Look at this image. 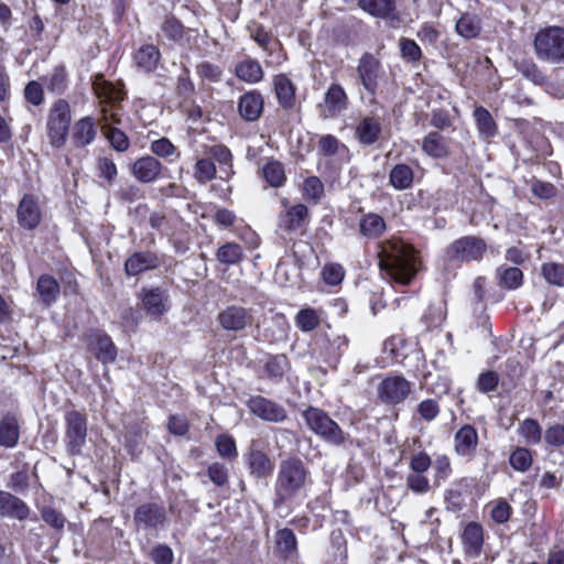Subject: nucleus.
<instances>
[{"label":"nucleus","mask_w":564,"mask_h":564,"mask_svg":"<svg viewBox=\"0 0 564 564\" xmlns=\"http://www.w3.org/2000/svg\"><path fill=\"white\" fill-rule=\"evenodd\" d=\"M356 232L365 242H378V265L382 276L391 284L408 286L424 269L420 251L400 237L381 240L388 229L384 217L358 207Z\"/></svg>","instance_id":"f257e3e1"},{"label":"nucleus","mask_w":564,"mask_h":564,"mask_svg":"<svg viewBox=\"0 0 564 564\" xmlns=\"http://www.w3.org/2000/svg\"><path fill=\"white\" fill-rule=\"evenodd\" d=\"M312 484L310 467L300 456L293 454L281 459L273 481V510H280L305 498Z\"/></svg>","instance_id":"f03ea898"},{"label":"nucleus","mask_w":564,"mask_h":564,"mask_svg":"<svg viewBox=\"0 0 564 564\" xmlns=\"http://www.w3.org/2000/svg\"><path fill=\"white\" fill-rule=\"evenodd\" d=\"M91 87L100 102V113L105 122L121 123L122 102L127 99L123 82H111L104 73H96L91 78Z\"/></svg>","instance_id":"7ed1b4c3"},{"label":"nucleus","mask_w":564,"mask_h":564,"mask_svg":"<svg viewBox=\"0 0 564 564\" xmlns=\"http://www.w3.org/2000/svg\"><path fill=\"white\" fill-rule=\"evenodd\" d=\"M384 350L393 362L399 364L406 375L422 380L429 371L427 359L423 348L411 346L402 335H392L384 341Z\"/></svg>","instance_id":"20e7f679"},{"label":"nucleus","mask_w":564,"mask_h":564,"mask_svg":"<svg viewBox=\"0 0 564 564\" xmlns=\"http://www.w3.org/2000/svg\"><path fill=\"white\" fill-rule=\"evenodd\" d=\"M301 415L306 427L322 442L337 447L351 444L349 434L345 433L340 425L322 408L307 405Z\"/></svg>","instance_id":"39448f33"},{"label":"nucleus","mask_w":564,"mask_h":564,"mask_svg":"<svg viewBox=\"0 0 564 564\" xmlns=\"http://www.w3.org/2000/svg\"><path fill=\"white\" fill-rule=\"evenodd\" d=\"M72 126V109L69 102L64 98L54 100L46 116V137L53 150L65 148L69 139Z\"/></svg>","instance_id":"423d86ee"},{"label":"nucleus","mask_w":564,"mask_h":564,"mask_svg":"<svg viewBox=\"0 0 564 564\" xmlns=\"http://www.w3.org/2000/svg\"><path fill=\"white\" fill-rule=\"evenodd\" d=\"M536 57L551 64L564 63V26L549 25L540 29L533 41Z\"/></svg>","instance_id":"0eeeda50"},{"label":"nucleus","mask_w":564,"mask_h":564,"mask_svg":"<svg viewBox=\"0 0 564 564\" xmlns=\"http://www.w3.org/2000/svg\"><path fill=\"white\" fill-rule=\"evenodd\" d=\"M216 321L223 330L239 336H246L253 328H259L254 310L237 303L219 310Z\"/></svg>","instance_id":"6e6552de"},{"label":"nucleus","mask_w":564,"mask_h":564,"mask_svg":"<svg viewBox=\"0 0 564 564\" xmlns=\"http://www.w3.org/2000/svg\"><path fill=\"white\" fill-rule=\"evenodd\" d=\"M169 523L167 511L162 500H150L140 503L132 513L134 532H159Z\"/></svg>","instance_id":"1a4fd4ad"},{"label":"nucleus","mask_w":564,"mask_h":564,"mask_svg":"<svg viewBox=\"0 0 564 564\" xmlns=\"http://www.w3.org/2000/svg\"><path fill=\"white\" fill-rule=\"evenodd\" d=\"M64 443L68 455L79 456L87 443V413L84 410H67L64 413Z\"/></svg>","instance_id":"9d476101"},{"label":"nucleus","mask_w":564,"mask_h":564,"mask_svg":"<svg viewBox=\"0 0 564 564\" xmlns=\"http://www.w3.org/2000/svg\"><path fill=\"white\" fill-rule=\"evenodd\" d=\"M487 250L484 238L468 235L452 241L445 249V257L449 262H480Z\"/></svg>","instance_id":"9b49d317"},{"label":"nucleus","mask_w":564,"mask_h":564,"mask_svg":"<svg viewBox=\"0 0 564 564\" xmlns=\"http://www.w3.org/2000/svg\"><path fill=\"white\" fill-rule=\"evenodd\" d=\"M245 404L252 416L263 422L281 424L289 417L288 410L282 403L262 394H251Z\"/></svg>","instance_id":"f8f14e48"},{"label":"nucleus","mask_w":564,"mask_h":564,"mask_svg":"<svg viewBox=\"0 0 564 564\" xmlns=\"http://www.w3.org/2000/svg\"><path fill=\"white\" fill-rule=\"evenodd\" d=\"M408 466L410 473L405 478L406 488L419 495L429 492L432 487L425 474L432 466V457L430 454L424 449L413 453L410 456Z\"/></svg>","instance_id":"ddd939ff"},{"label":"nucleus","mask_w":564,"mask_h":564,"mask_svg":"<svg viewBox=\"0 0 564 564\" xmlns=\"http://www.w3.org/2000/svg\"><path fill=\"white\" fill-rule=\"evenodd\" d=\"M310 210L302 203L292 205L279 216V229L291 239L303 237L310 224Z\"/></svg>","instance_id":"4468645a"},{"label":"nucleus","mask_w":564,"mask_h":564,"mask_svg":"<svg viewBox=\"0 0 564 564\" xmlns=\"http://www.w3.org/2000/svg\"><path fill=\"white\" fill-rule=\"evenodd\" d=\"M360 85L370 98H376L379 90V78L382 73V63L370 52H365L358 59L356 67Z\"/></svg>","instance_id":"2eb2a0df"},{"label":"nucleus","mask_w":564,"mask_h":564,"mask_svg":"<svg viewBox=\"0 0 564 564\" xmlns=\"http://www.w3.org/2000/svg\"><path fill=\"white\" fill-rule=\"evenodd\" d=\"M480 436L475 425L462 424L453 435V449L457 457L471 462L477 457Z\"/></svg>","instance_id":"dca6fc26"},{"label":"nucleus","mask_w":564,"mask_h":564,"mask_svg":"<svg viewBox=\"0 0 564 564\" xmlns=\"http://www.w3.org/2000/svg\"><path fill=\"white\" fill-rule=\"evenodd\" d=\"M412 391V383L402 375L386 377L378 386V398L387 405H398L406 400Z\"/></svg>","instance_id":"f3484780"},{"label":"nucleus","mask_w":564,"mask_h":564,"mask_svg":"<svg viewBox=\"0 0 564 564\" xmlns=\"http://www.w3.org/2000/svg\"><path fill=\"white\" fill-rule=\"evenodd\" d=\"M138 297L140 307L154 321H160L171 307L167 291L160 286L143 288Z\"/></svg>","instance_id":"a211bd4d"},{"label":"nucleus","mask_w":564,"mask_h":564,"mask_svg":"<svg viewBox=\"0 0 564 564\" xmlns=\"http://www.w3.org/2000/svg\"><path fill=\"white\" fill-rule=\"evenodd\" d=\"M86 349L102 365H109L116 361L118 348L111 337L102 329H91L84 337Z\"/></svg>","instance_id":"6ab92c4d"},{"label":"nucleus","mask_w":564,"mask_h":564,"mask_svg":"<svg viewBox=\"0 0 564 564\" xmlns=\"http://www.w3.org/2000/svg\"><path fill=\"white\" fill-rule=\"evenodd\" d=\"M272 91L275 95V101L283 111L293 112L300 109L297 87L289 74L279 73L272 76Z\"/></svg>","instance_id":"aec40b11"},{"label":"nucleus","mask_w":564,"mask_h":564,"mask_svg":"<svg viewBox=\"0 0 564 564\" xmlns=\"http://www.w3.org/2000/svg\"><path fill=\"white\" fill-rule=\"evenodd\" d=\"M245 463L249 476L254 480H267L274 470V463L269 454L252 442L245 453Z\"/></svg>","instance_id":"412c9836"},{"label":"nucleus","mask_w":564,"mask_h":564,"mask_svg":"<svg viewBox=\"0 0 564 564\" xmlns=\"http://www.w3.org/2000/svg\"><path fill=\"white\" fill-rule=\"evenodd\" d=\"M291 370L292 364L286 354H267L262 360L261 371L258 378L273 384H281Z\"/></svg>","instance_id":"4be33fe9"},{"label":"nucleus","mask_w":564,"mask_h":564,"mask_svg":"<svg viewBox=\"0 0 564 564\" xmlns=\"http://www.w3.org/2000/svg\"><path fill=\"white\" fill-rule=\"evenodd\" d=\"M479 481L476 478L463 477L457 479L453 486L445 490L444 502L446 510L459 512L466 508V497L474 490L478 491Z\"/></svg>","instance_id":"5701e85b"},{"label":"nucleus","mask_w":564,"mask_h":564,"mask_svg":"<svg viewBox=\"0 0 564 564\" xmlns=\"http://www.w3.org/2000/svg\"><path fill=\"white\" fill-rule=\"evenodd\" d=\"M163 263V258L156 251H132L123 262L127 276H138L148 271L156 270Z\"/></svg>","instance_id":"b1692460"},{"label":"nucleus","mask_w":564,"mask_h":564,"mask_svg":"<svg viewBox=\"0 0 564 564\" xmlns=\"http://www.w3.org/2000/svg\"><path fill=\"white\" fill-rule=\"evenodd\" d=\"M43 220V212L39 204V197L26 193L19 200L17 207V221L19 226L28 231L35 230Z\"/></svg>","instance_id":"393cba45"},{"label":"nucleus","mask_w":564,"mask_h":564,"mask_svg":"<svg viewBox=\"0 0 564 564\" xmlns=\"http://www.w3.org/2000/svg\"><path fill=\"white\" fill-rule=\"evenodd\" d=\"M248 30L251 39L271 57H273V64L280 66L288 61V54L285 53L283 45L280 40L275 39L273 42V46H276L278 50L270 46L272 34L270 31L265 29L264 25L260 24V22H253L248 25Z\"/></svg>","instance_id":"a878e982"},{"label":"nucleus","mask_w":564,"mask_h":564,"mask_svg":"<svg viewBox=\"0 0 564 564\" xmlns=\"http://www.w3.org/2000/svg\"><path fill=\"white\" fill-rule=\"evenodd\" d=\"M98 135V122L95 117L86 115L70 126L69 138L73 148L84 149L93 144Z\"/></svg>","instance_id":"bb28decb"},{"label":"nucleus","mask_w":564,"mask_h":564,"mask_svg":"<svg viewBox=\"0 0 564 564\" xmlns=\"http://www.w3.org/2000/svg\"><path fill=\"white\" fill-rule=\"evenodd\" d=\"M257 175L265 184L264 188L280 189L288 183L285 164L273 156L263 160L258 166Z\"/></svg>","instance_id":"cd10ccee"},{"label":"nucleus","mask_w":564,"mask_h":564,"mask_svg":"<svg viewBox=\"0 0 564 564\" xmlns=\"http://www.w3.org/2000/svg\"><path fill=\"white\" fill-rule=\"evenodd\" d=\"M348 95L339 83H332L324 93V105L322 116L324 118H337L348 109Z\"/></svg>","instance_id":"c85d7f7f"},{"label":"nucleus","mask_w":564,"mask_h":564,"mask_svg":"<svg viewBox=\"0 0 564 564\" xmlns=\"http://www.w3.org/2000/svg\"><path fill=\"white\" fill-rule=\"evenodd\" d=\"M318 156L330 159L336 158L340 164L351 159L349 148L332 133L322 134L316 142Z\"/></svg>","instance_id":"c756f323"},{"label":"nucleus","mask_w":564,"mask_h":564,"mask_svg":"<svg viewBox=\"0 0 564 564\" xmlns=\"http://www.w3.org/2000/svg\"><path fill=\"white\" fill-rule=\"evenodd\" d=\"M238 113L241 119L253 122L261 118L264 110V98L260 90L251 89L238 99Z\"/></svg>","instance_id":"7c9ffc66"},{"label":"nucleus","mask_w":564,"mask_h":564,"mask_svg":"<svg viewBox=\"0 0 564 564\" xmlns=\"http://www.w3.org/2000/svg\"><path fill=\"white\" fill-rule=\"evenodd\" d=\"M205 155L218 164L219 178L230 181L236 174L232 152L221 143L205 147Z\"/></svg>","instance_id":"2f4dec72"},{"label":"nucleus","mask_w":564,"mask_h":564,"mask_svg":"<svg viewBox=\"0 0 564 564\" xmlns=\"http://www.w3.org/2000/svg\"><path fill=\"white\" fill-rule=\"evenodd\" d=\"M460 541L465 556L476 558L482 553L485 533L479 522L471 521L462 530Z\"/></svg>","instance_id":"473e14b6"},{"label":"nucleus","mask_w":564,"mask_h":564,"mask_svg":"<svg viewBox=\"0 0 564 564\" xmlns=\"http://www.w3.org/2000/svg\"><path fill=\"white\" fill-rule=\"evenodd\" d=\"M382 134V123L379 117H361L357 122L354 135L358 143L364 147L376 144Z\"/></svg>","instance_id":"72a5a7b5"},{"label":"nucleus","mask_w":564,"mask_h":564,"mask_svg":"<svg viewBox=\"0 0 564 564\" xmlns=\"http://www.w3.org/2000/svg\"><path fill=\"white\" fill-rule=\"evenodd\" d=\"M163 171L161 161L152 155L139 158L130 165V173L141 183H152L160 178Z\"/></svg>","instance_id":"f704fd0d"},{"label":"nucleus","mask_w":564,"mask_h":564,"mask_svg":"<svg viewBox=\"0 0 564 564\" xmlns=\"http://www.w3.org/2000/svg\"><path fill=\"white\" fill-rule=\"evenodd\" d=\"M161 58L160 48L155 44H142L132 53V63L137 69L147 74L156 72Z\"/></svg>","instance_id":"c9c22d12"},{"label":"nucleus","mask_w":564,"mask_h":564,"mask_svg":"<svg viewBox=\"0 0 564 564\" xmlns=\"http://www.w3.org/2000/svg\"><path fill=\"white\" fill-rule=\"evenodd\" d=\"M0 516L24 521L30 516L29 506L18 496L0 489Z\"/></svg>","instance_id":"e433bc0d"},{"label":"nucleus","mask_w":564,"mask_h":564,"mask_svg":"<svg viewBox=\"0 0 564 564\" xmlns=\"http://www.w3.org/2000/svg\"><path fill=\"white\" fill-rule=\"evenodd\" d=\"M324 564H348V541L343 529H333Z\"/></svg>","instance_id":"4c0bfd02"},{"label":"nucleus","mask_w":564,"mask_h":564,"mask_svg":"<svg viewBox=\"0 0 564 564\" xmlns=\"http://www.w3.org/2000/svg\"><path fill=\"white\" fill-rule=\"evenodd\" d=\"M275 554L284 561L299 555V541L292 529L283 528L275 531Z\"/></svg>","instance_id":"58836bf2"},{"label":"nucleus","mask_w":564,"mask_h":564,"mask_svg":"<svg viewBox=\"0 0 564 564\" xmlns=\"http://www.w3.org/2000/svg\"><path fill=\"white\" fill-rule=\"evenodd\" d=\"M35 293L40 303L46 307L54 304L61 295V285L56 278L50 273H43L37 276V283H35Z\"/></svg>","instance_id":"ea45409f"},{"label":"nucleus","mask_w":564,"mask_h":564,"mask_svg":"<svg viewBox=\"0 0 564 564\" xmlns=\"http://www.w3.org/2000/svg\"><path fill=\"white\" fill-rule=\"evenodd\" d=\"M422 151L431 159L445 160L451 155L447 139L436 130L430 131L422 141Z\"/></svg>","instance_id":"a19ab883"},{"label":"nucleus","mask_w":564,"mask_h":564,"mask_svg":"<svg viewBox=\"0 0 564 564\" xmlns=\"http://www.w3.org/2000/svg\"><path fill=\"white\" fill-rule=\"evenodd\" d=\"M357 6L372 18L390 21L398 19L395 0H358Z\"/></svg>","instance_id":"79ce46f5"},{"label":"nucleus","mask_w":564,"mask_h":564,"mask_svg":"<svg viewBox=\"0 0 564 564\" xmlns=\"http://www.w3.org/2000/svg\"><path fill=\"white\" fill-rule=\"evenodd\" d=\"M21 427L18 415L7 412L0 420V446L12 448L20 440Z\"/></svg>","instance_id":"37998d69"},{"label":"nucleus","mask_w":564,"mask_h":564,"mask_svg":"<svg viewBox=\"0 0 564 564\" xmlns=\"http://www.w3.org/2000/svg\"><path fill=\"white\" fill-rule=\"evenodd\" d=\"M495 278L499 288L507 291H516L524 284V273L516 265L500 264L495 271Z\"/></svg>","instance_id":"c03bdc74"},{"label":"nucleus","mask_w":564,"mask_h":564,"mask_svg":"<svg viewBox=\"0 0 564 564\" xmlns=\"http://www.w3.org/2000/svg\"><path fill=\"white\" fill-rule=\"evenodd\" d=\"M473 118L480 139L489 141L498 134V123L484 106L475 107Z\"/></svg>","instance_id":"a18cd8bd"},{"label":"nucleus","mask_w":564,"mask_h":564,"mask_svg":"<svg viewBox=\"0 0 564 564\" xmlns=\"http://www.w3.org/2000/svg\"><path fill=\"white\" fill-rule=\"evenodd\" d=\"M452 387V379L446 371H440L433 376L427 371L421 380V388L426 389L427 393L441 398L449 393Z\"/></svg>","instance_id":"49530a36"},{"label":"nucleus","mask_w":564,"mask_h":564,"mask_svg":"<svg viewBox=\"0 0 564 564\" xmlns=\"http://www.w3.org/2000/svg\"><path fill=\"white\" fill-rule=\"evenodd\" d=\"M160 29L163 36L170 42L182 44L185 40H188L189 28L173 14L164 17Z\"/></svg>","instance_id":"de8ad7c7"},{"label":"nucleus","mask_w":564,"mask_h":564,"mask_svg":"<svg viewBox=\"0 0 564 564\" xmlns=\"http://www.w3.org/2000/svg\"><path fill=\"white\" fill-rule=\"evenodd\" d=\"M236 76L248 84H257L263 79L264 72L260 63L251 57L239 62L235 66Z\"/></svg>","instance_id":"09e8293b"},{"label":"nucleus","mask_w":564,"mask_h":564,"mask_svg":"<svg viewBox=\"0 0 564 564\" xmlns=\"http://www.w3.org/2000/svg\"><path fill=\"white\" fill-rule=\"evenodd\" d=\"M302 198L311 204L317 205L325 197V185L316 175L305 177L300 186Z\"/></svg>","instance_id":"8fccbe9b"},{"label":"nucleus","mask_w":564,"mask_h":564,"mask_svg":"<svg viewBox=\"0 0 564 564\" xmlns=\"http://www.w3.org/2000/svg\"><path fill=\"white\" fill-rule=\"evenodd\" d=\"M481 20L478 15L469 12L462 13L455 22L456 33L465 40H473L480 35Z\"/></svg>","instance_id":"3c124183"},{"label":"nucleus","mask_w":564,"mask_h":564,"mask_svg":"<svg viewBox=\"0 0 564 564\" xmlns=\"http://www.w3.org/2000/svg\"><path fill=\"white\" fill-rule=\"evenodd\" d=\"M534 462V451L527 446L513 447L508 456V464L511 469L518 473H528Z\"/></svg>","instance_id":"603ef678"},{"label":"nucleus","mask_w":564,"mask_h":564,"mask_svg":"<svg viewBox=\"0 0 564 564\" xmlns=\"http://www.w3.org/2000/svg\"><path fill=\"white\" fill-rule=\"evenodd\" d=\"M215 258L224 265H237L243 261L245 251L237 242H225L215 251Z\"/></svg>","instance_id":"864d4df0"},{"label":"nucleus","mask_w":564,"mask_h":564,"mask_svg":"<svg viewBox=\"0 0 564 564\" xmlns=\"http://www.w3.org/2000/svg\"><path fill=\"white\" fill-rule=\"evenodd\" d=\"M31 478L39 482V473L35 467L31 471L29 463H23L19 470L10 475L8 486L13 491L23 494L29 489Z\"/></svg>","instance_id":"5fc2aeb1"},{"label":"nucleus","mask_w":564,"mask_h":564,"mask_svg":"<svg viewBox=\"0 0 564 564\" xmlns=\"http://www.w3.org/2000/svg\"><path fill=\"white\" fill-rule=\"evenodd\" d=\"M486 509L489 510V518L495 525L508 523L514 513V509L502 497L489 501Z\"/></svg>","instance_id":"6e6d98bb"},{"label":"nucleus","mask_w":564,"mask_h":564,"mask_svg":"<svg viewBox=\"0 0 564 564\" xmlns=\"http://www.w3.org/2000/svg\"><path fill=\"white\" fill-rule=\"evenodd\" d=\"M413 170L406 163H397L389 173L390 185L397 191H404L413 184Z\"/></svg>","instance_id":"4d7b16f0"},{"label":"nucleus","mask_w":564,"mask_h":564,"mask_svg":"<svg viewBox=\"0 0 564 564\" xmlns=\"http://www.w3.org/2000/svg\"><path fill=\"white\" fill-rule=\"evenodd\" d=\"M215 449L220 458L234 463L239 457L237 441L234 435L223 433L215 437Z\"/></svg>","instance_id":"13d9d810"},{"label":"nucleus","mask_w":564,"mask_h":564,"mask_svg":"<svg viewBox=\"0 0 564 564\" xmlns=\"http://www.w3.org/2000/svg\"><path fill=\"white\" fill-rule=\"evenodd\" d=\"M295 326L302 333H311L321 324L318 312L312 306H304L294 316Z\"/></svg>","instance_id":"bf43d9fd"},{"label":"nucleus","mask_w":564,"mask_h":564,"mask_svg":"<svg viewBox=\"0 0 564 564\" xmlns=\"http://www.w3.org/2000/svg\"><path fill=\"white\" fill-rule=\"evenodd\" d=\"M540 273L545 282L555 288H564L563 262L546 261L541 264Z\"/></svg>","instance_id":"052dcab7"},{"label":"nucleus","mask_w":564,"mask_h":564,"mask_svg":"<svg viewBox=\"0 0 564 564\" xmlns=\"http://www.w3.org/2000/svg\"><path fill=\"white\" fill-rule=\"evenodd\" d=\"M68 88V73L65 65L54 66L47 77V89L50 93L62 96Z\"/></svg>","instance_id":"680f3d73"},{"label":"nucleus","mask_w":564,"mask_h":564,"mask_svg":"<svg viewBox=\"0 0 564 564\" xmlns=\"http://www.w3.org/2000/svg\"><path fill=\"white\" fill-rule=\"evenodd\" d=\"M104 130L105 137L111 149L119 153H124L128 151L130 148V140L123 130L116 127L113 123L106 124Z\"/></svg>","instance_id":"e2e57ef3"},{"label":"nucleus","mask_w":564,"mask_h":564,"mask_svg":"<svg viewBox=\"0 0 564 564\" xmlns=\"http://www.w3.org/2000/svg\"><path fill=\"white\" fill-rule=\"evenodd\" d=\"M150 151L159 159L172 162L180 158L177 148L166 137L153 140L150 144Z\"/></svg>","instance_id":"0e129e2a"},{"label":"nucleus","mask_w":564,"mask_h":564,"mask_svg":"<svg viewBox=\"0 0 564 564\" xmlns=\"http://www.w3.org/2000/svg\"><path fill=\"white\" fill-rule=\"evenodd\" d=\"M431 467L433 468L434 486L444 484L453 474L452 463L446 454H437L434 460L432 459Z\"/></svg>","instance_id":"69168bd1"},{"label":"nucleus","mask_w":564,"mask_h":564,"mask_svg":"<svg viewBox=\"0 0 564 564\" xmlns=\"http://www.w3.org/2000/svg\"><path fill=\"white\" fill-rule=\"evenodd\" d=\"M196 74L202 84L219 83L223 78V68L212 62L203 61L195 66Z\"/></svg>","instance_id":"338daca9"},{"label":"nucleus","mask_w":564,"mask_h":564,"mask_svg":"<svg viewBox=\"0 0 564 564\" xmlns=\"http://www.w3.org/2000/svg\"><path fill=\"white\" fill-rule=\"evenodd\" d=\"M519 433L528 444L535 445L542 440V427L538 420L528 417L519 426Z\"/></svg>","instance_id":"774afa93"}]
</instances>
